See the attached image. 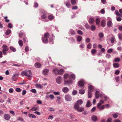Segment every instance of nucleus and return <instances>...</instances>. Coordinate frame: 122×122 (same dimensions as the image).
<instances>
[{
  "mask_svg": "<svg viewBox=\"0 0 122 122\" xmlns=\"http://www.w3.org/2000/svg\"><path fill=\"white\" fill-rule=\"evenodd\" d=\"M70 75L68 74H65L64 75V81L66 84H70L72 82V81L69 80Z\"/></svg>",
  "mask_w": 122,
  "mask_h": 122,
  "instance_id": "nucleus-1",
  "label": "nucleus"
},
{
  "mask_svg": "<svg viewBox=\"0 0 122 122\" xmlns=\"http://www.w3.org/2000/svg\"><path fill=\"white\" fill-rule=\"evenodd\" d=\"M21 74L23 76H27L29 80H30L32 77V73L31 71L29 70L28 71H24L21 73Z\"/></svg>",
  "mask_w": 122,
  "mask_h": 122,
  "instance_id": "nucleus-2",
  "label": "nucleus"
},
{
  "mask_svg": "<svg viewBox=\"0 0 122 122\" xmlns=\"http://www.w3.org/2000/svg\"><path fill=\"white\" fill-rule=\"evenodd\" d=\"M50 36V34L48 32H47L45 33L44 36L42 38V40L43 42L45 43H47L48 42V38Z\"/></svg>",
  "mask_w": 122,
  "mask_h": 122,
  "instance_id": "nucleus-3",
  "label": "nucleus"
},
{
  "mask_svg": "<svg viewBox=\"0 0 122 122\" xmlns=\"http://www.w3.org/2000/svg\"><path fill=\"white\" fill-rule=\"evenodd\" d=\"M3 50H2L3 53L5 55L7 54L6 52L9 50V48L8 46L5 45H4L2 46Z\"/></svg>",
  "mask_w": 122,
  "mask_h": 122,
  "instance_id": "nucleus-4",
  "label": "nucleus"
},
{
  "mask_svg": "<svg viewBox=\"0 0 122 122\" xmlns=\"http://www.w3.org/2000/svg\"><path fill=\"white\" fill-rule=\"evenodd\" d=\"M74 108L77 110V111L80 112L83 111L84 110V108L82 107H79L77 104H75Z\"/></svg>",
  "mask_w": 122,
  "mask_h": 122,
  "instance_id": "nucleus-5",
  "label": "nucleus"
},
{
  "mask_svg": "<svg viewBox=\"0 0 122 122\" xmlns=\"http://www.w3.org/2000/svg\"><path fill=\"white\" fill-rule=\"evenodd\" d=\"M119 12L120 13H119L118 11L117 10H116L115 11V13L116 14L117 16L122 17V9H121L119 10Z\"/></svg>",
  "mask_w": 122,
  "mask_h": 122,
  "instance_id": "nucleus-6",
  "label": "nucleus"
},
{
  "mask_svg": "<svg viewBox=\"0 0 122 122\" xmlns=\"http://www.w3.org/2000/svg\"><path fill=\"white\" fill-rule=\"evenodd\" d=\"M19 74H15L13 75L12 77V80L13 81H15L17 80Z\"/></svg>",
  "mask_w": 122,
  "mask_h": 122,
  "instance_id": "nucleus-7",
  "label": "nucleus"
},
{
  "mask_svg": "<svg viewBox=\"0 0 122 122\" xmlns=\"http://www.w3.org/2000/svg\"><path fill=\"white\" fill-rule=\"evenodd\" d=\"M85 82L83 80H81L78 82V85L81 87H84V84Z\"/></svg>",
  "mask_w": 122,
  "mask_h": 122,
  "instance_id": "nucleus-8",
  "label": "nucleus"
},
{
  "mask_svg": "<svg viewBox=\"0 0 122 122\" xmlns=\"http://www.w3.org/2000/svg\"><path fill=\"white\" fill-rule=\"evenodd\" d=\"M10 116L8 114H5L4 116V118L6 120H9L10 118Z\"/></svg>",
  "mask_w": 122,
  "mask_h": 122,
  "instance_id": "nucleus-9",
  "label": "nucleus"
},
{
  "mask_svg": "<svg viewBox=\"0 0 122 122\" xmlns=\"http://www.w3.org/2000/svg\"><path fill=\"white\" fill-rule=\"evenodd\" d=\"M96 97V98L97 99L100 96L101 97H102V95L98 91H97L96 92L95 94Z\"/></svg>",
  "mask_w": 122,
  "mask_h": 122,
  "instance_id": "nucleus-10",
  "label": "nucleus"
},
{
  "mask_svg": "<svg viewBox=\"0 0 122 122\" xmlns=\"http://www.w3.org/2000/svg\"><path fill=\"white\" fill-rule=\"evenodd\" d=\"M53 72L56 75L58 74L59 70L57 68H55L53 70Z\"/></svg>",
  "mask_w": 122,
  "mask_h": 122,
  "instance_id": "nucleus-11",
  "label": "nucleus"
},
{
  "mask_svg": "<svg viewBox=\"0 0 122 122\" xmlns=\"http://www.w3.org/2000/svg\"><path fill=\"white\" fill-rule=\"evenodd\" d=\"M65 99L67 101H71V98L70 96L68 95H66L65 96Z\"/></svg>",
  "mask_w": 122,
  "mask_h": 122,
  "instance_id": "nucleus-12",
  "label": "nucleus"
},
{
  "mask_svg": "<svg viewBox=\"0 0 122 122\" xmlns=\"http://www.w3.org/2000/svg\"><path fill=\"white\" fill-rule=\"evenodd\" d=\"M104 101L102 100H101L100 101V102L99 103L97 106V107L98 108H99L104 103Z\"/></svg>",
  "mask_w": 122,
  "mask_h": 122,
  "instance_id": "nucleus-13",
  "label": "nucleus"
},
{
  "mask_svg": "<svg viewBox=\"0 0 122 122\" xmlns=\"http://www.w3.org/2000/svg\"><path fill=\"white\" fill-rule=\"evenodd\" d=\"M49 70L48 69H45L43 71V74L44 75H47L49 72Z\"/></svg>",
  "mask_w": 122,
  "mask_h": 122,
  "instance_id": "nucleus-14",
  "label": "nucleus"
},
{
  "mask_svg": "<svg viewBox=\"0 0 122 122\" xmlns=\"http://www.w3.org/2000/svg\"><path fill=\"white\" fill-rule=\"evenodd\" d=\"M83 103V101L81 100H78L77 102L75 104H77V105L79 106V105Z\"/></svg>",
  "mask_w": 122,
  "mask_h": 122,
  "instance_id": "nucleus-15",
  "label": "nucleus"
},
{
  "mask_svg": "<svg viewBox=\"0 0 122 122\" xmlns=\"http://www.w3.org/2000/svg\"><path fill=\"white\" fill-rule=\"evenodd\" d=\"M35 66L36 68H40L41 66V65L40 63L37 62L35 64Z\"/></svg>",
  "mask_w": 122,
  "mask_h": 122,
  "instance_id": "nucleus-16",
  "label": "nucleus"
},
{
  "mask_svg": "<svg viewBox=\"0 0 122 122\" xmlns=\"http://www.w3.org/2000/svg\"><path fill=\"white\" fill-rule=\"evenodd\" d=\"M31 110L32 111H36L39 110V107H36L34 106L32 107L31 109Z\"/></svg>",
  "mask_w": 122,
  "mask_h": 122,
  "instance_id": "nucleus-17",
  "label": "nucleus"
},
{
  "mask_svg": "<svg viewBox=\"0 0 122 122\" xmlns=\"http://www.w3.org/2000/svg\"><path fill=\"white\" fill-rule=\"evenodd\" d=\"M19 36L20 37H23L25 36V33L23 32H22L21 31L19 34Z\"/></svg>",
  "mask_w": 122,
  "mask_h": 122,
  "instance_id": "nucleus-18",
  "label": "nucleus"
},
{
  "mask_svg": "<svg viewBox=\"0 0 122 122\" xmlns=\"http://www.w3.org/2000/svg\"><path fill=\"white\" fill-rule=\"evenodd\" d=\"M93 90V87L92 86H88V92H91Z\"/></svg>",
  "mask_w": 122,
  "mask_h": 122,
  "instance_id": "nucleus-19",
  "label": "nucleus"
},
{
  "mask_svg": "<svg viewBox=\"0 0 122 122\" xmlns=\"http://www.w3.org/2000/svg\"><path fill=\"white\" fill-rule=\"evenodd\" d=\"M61 77L60 76L58 77L57 78L56 82L60 84L61 83Z\"/></svg>",
  "mask_w": 122,
  "mask_h": 122,
  "instance_id": "nucleus-20",
  "label": "nucleus"
},
{
  "mask_svg": "<svg viewBox=\"0 0 122 122\" xmlns=\"http://www.w3.org/2000/svg\"><path fill=\"white\" fill-rule=\"evenodd\" d=\"M44 12L45 13V14L42 15L41 16V18L43 19H45L47 17V13H45V11H44Z\"/></svg>",
  "mask_w": 122,
  "mask_h": 122,
  "instance_id": "nucleus-21",
  "label": "nucleus"
},
{
  "mask_svg": "<svg viewBox=\"0 0 122 122\" xmlns=\"http://www.w3.org/2000/svg\"><path fill=\"white\" fill-rule=\"evenodd\" d=\"M69 90L68 88L67 87H64L62 89V91L64 93L67 92Z\"/></svg>",
  "mask_w": 122,
  "mask_h": 122,
  "instance_id": "nucleus-22",
  "label": "nucleus"
},
{
  "mask_svg": "<svg viewBox=\"0 0 122 122\" xmlns=\"http://www.w3.org/2000/svg\"><path fill=\"white\" fill-rule=\"evenodd\" d=\"M75 79V76L74 74H71L70 75V78L69 80H71L72 79L73 80H74Z\"/></svg>",
  "mask_w": 122,
  "mask_h": 122,
  "instance_id": "nucleus-23",
  "label": "nucleus"
},
{
  "mask_svg": "<svg viewBox=\"0 0 122 122\" xmlns=\"http://www.w3.org/2000/svg\"><path fill=\"white\" fill-rule=\"evenodd\" d=\"M110 40L112 43H113L115 40V38L114 36L112 35Z\"/></svg>",
  "mask_w": 122,
  "mask_h": 122,
  "instance_id": "nucleus-24",
  "label": "nucleus"
},
{
  "mask_svg": "<svg viewBox=\"0 0 122 122\" xmlns=\"http://www.w3.org/2000/svg\"><path fill=\"white\" fill-rule=\"evenodd\" d=\"M64 72V70L63 69H61L59 70V73L58 74L61 75Z\"/></svg>",
  "mask_w": 122,
  "mask_h": 122,
  "instance_id": "nucleus-25",
  "label": "nucleus"
},
{
  "mask_svg": "<svg viewBox=\"0 0 122 122\" xmlns=\"http://www.w3.org/2000/svg\"><path fill=\"white\" fill-rule=\"evenodd\" d=\"M97 52V51L95 49H92L91 51V53L93 55H94Z\"/></svg>",
  "mask_w": 122,
  "mask_h": 122,
  "instance_id": "nucleus-26",
  "label": "nucleus"
},
{
  "mask_svg": "<svg viewBox=\"0 0 122 122\" xmlns=\"http://www.w3.org/2000/svg\"><path fill=\"white\" fill-rule=\"evenodd\" d=\"M89 22L90 23L92 24L94 22V20L92 18H90L89 20Z\"/></svg>",
  "mask_w": 122,
  "mask_h": 122,
  "instance_id": "nucleus-27",
  "label": "nucleus"
},
{
  "mask_svg": "<svg viewBox=\"0 0 122 122\" xmlns=\"http://www.w3.org/2000/svg\"><path fill=\"white\" fill-rule=\"evenodd\" d=\"M92 119L93 121H97V117L95 116H93L92 117Z\"/></svg>",
  "mask_w": 122,
  "mask_h": 122,
  "instance_id": "nucleus-28",
  "label": "nucleus"
},
{
  "mask_svg": "<svg viewBox=\"0 0 122 122\" xmlns=\"http://www.w3.org/2000/svg\"><path fill=\"white\" fill-rule=\"evenodd\" d=\"M107 26L109 27H111L112 26V21L110 20L107 22Z\"/></svg>",
  "mask_w": 122,
  "mask_h": 122,
  "instance_id": "nucleus-29",
  "label": "nucleus"
},
{
  "mask_svg": "<svg viewBox=\"0 0 122 122\" xmlns=\"http://www.w3.org/2000/svg\"><path fill=\"white\" fill-rule=\"evenodd\" d=\"M106 21L105 20H103L101 22V25L103 27L105 26V25Z\"/></svg>",
  "mask_w": 122,
  "mask_h": 122,
  "instance_id": "nucleus-30",
  "label": "nucleus"
},
{
  "mask_svg": "<svg viewBox=\"0 0 122 122\" xmlns=\"http://www.w3.org/2000/svg\"><path fill=\"white\" fill-rule=\"evenodd\" d=\"M79 93L81 94H83L85 92V91L83 89H81L79 90Z\"/></svg>",
  "mask_w": 122,
  "mask_h": 122,
  "instance_id": "nucleus-31",
  "label": "nucleus"
},
{
  "mask_svg": "<svg viewBox=\"0 0 122 122\" xmlns=\"http://www.w3.org/2000/svg\"><path fill=\"white\" fill-rule=\"evenodd\" d=\"M28 115L29 117H32L34 118H36V117L35 115L31 114H28Z\"/></svg>",
  "mask_w": 122,
  "mask_h": 122,
  "instance_id": "nucleus-32",
  "label": "nucleus"
},
{
  "mask_svg": "<svg viewBox=\"0 0 122 122\" xmlns=\"http://www.w3.org/2000/svg\"><path fill=\"white\" fill-rule=\"evenodd\" d=\"M118 36L119 40H122V33H119L118 34Z\"/></svg>",
  "mask_w": 122,
  "mask_h": 122,
  "instance_id": "nucleus-33",
  "label": "nucleus"
},
{
  "mask_svg": "<svg viewBox=\"0 0 122 122\" xmlns=\"http://www.w3.org/2000/svg\"><path fill=\"white\" fill-rule=\"evenodd\" d=\"M113 66L115 68H118L119 67V65L117 63H115L113 64Z\"/></svg>",
  "mask_w": 122,
  "mask_h": 122,
  "instance_id": "nucleus-34",
  "label": "nucleus"
},
{
  "mask_svg": "<svg viewBox=\"0 0 122 122\" xmlns=\"http://www.w3.org/2000/svg\"><path fill=\"white\" fill-rule=\"evenodd\" d=\"M91 105V102L89 101H87V104L86 105V106L88 107H90Z\"/></svg>",
  "mask_w": 122,
  "mask_h": 122,
  "instance_id": "nucleus-35",
  "label": "nucleus"
},
{
  "mask_svg": "<svg viewBox=\"0 0 122 122\" xmlns=\"http://www.w3.org/2000/svg\"><path fill=\"white\" fill-rule=\"evenodd\" d=\"M23 40L25 43H27V38L25 36L23 37Z\"/></svg>",
  "mask_w": 122,
  "mask_h": 122,
  "instance_id": "nucleus-36",
  "label": "nucleus"
},
{
  "mask_svg": "<svg viewBox=\"0 0 122 122\" xmlns=\"http://www.w3.org/2000/svg\"><path fill=\"white\" fill-rule=\"evenodd\" d=\"M48 18L49 20H51L53 19L54 18L52 15H50L48 16Z\"/></svg>",
  "mask_w": 122,
  "mask_h": 122,
  "instance_id": "nucleus-37",
  "label": "nucleus"
},
{
  "mask_svg": "<svg viewBox=\"0 0 122 122\" xmlns=\"http://www.w3.org/2000/svg\"><path fill=\"white\" fill-rule=\"evenodd\" d=\"M10 48L13 52H15L16 50L15 49L13 46H10Z\"/></svg>",
  "mask_w": 122,
  "mask_h": 122,
  "instance_id": "nucleus-38",
  "label": "nucleus"
},
{
  "mask_svg": "<svg viewBox=\"0 0 122 122\" xmlns=\"http://www.w3.org/2000/svg\"><path fill=\"white\" fill-rule=\"evenodd\" d=\"M18 43L19 45L22 46L23 45V42L21 40H20L18 41Z\"/></svg>",
  "mask_w": 122,
  "mask_h": 122,
  "instance_id": "nucleus-39",
  "label": "nucleus"
},
{
  "mask_svg": "<svg viewBox=\"0 0 122 122\" xmlns=\"http://www.w3.org/2000/svg\"><path fill=\"white\" fill-rule=\"evenodd\" d=\"M36 86L40 88H43L42 86L40 84H36Z\"/></svg>",
  "mask_w": 122,
  "mask_h": 122,
  "instance_id": "nucleus-40",
  "label": "nucleus"
},
{
  "mask_svg": "<svg viewBox=\"0 0 122 122\" xmlns=\"http://www.w3.org/2000/svg\"><path fill=\"white\" fill-rule=\"evenodd\" d=\"M66 5L68 7H69L71 5V4L69 1L66 2L65 3Z\"/></svg>",
  "mask_w": 122,
  "mask_h": 122,
  "instance_id": "nucleus-41",
  "label": "nucleus"
},
{
  "mask_svg": "<svg viewBox=\"0 0 122 122\" xmlns=\"http://www.w3.org/2000/svg\"><path fill=\"white\" fill-rule=\"evenodd\" d=\"M100 20L99 18H97L96 19V23L97 25H99L100 23Z\"/></svg>",
  "mask_w": 122,
  "mask_h": 122,
  "instance_id": "nucleus-42",
  "label": "nucleus"
},
{
  "mask_svg": "<svg viewBox=\"0 0 122 122\" xmlns=\"http://www.w3.org/2000/svg\"><path fill=\"white\" fill-rule=\"evenodd\" d=\"M82 39V37L80 36H79L77 38V41H79L80 42V41Z\"/></svg>",
  "mask_w": 122,
  "mask_h": 122,
  "instance_id": "nucleus-43",
  "label": "nucleus"
},
{
  "mask_svg": "<svg viewBox=\"0 0 122 122\" xmlns=\"http://www.w3.org/2000/svg\"><path fill=\"white\" fill-rule=\"evenodd\" d=\"M30 92L34 93H36V90L35 89H32L30 90Z\"/></svg>",
  "mask_w": 122,
  "mask_h": 122,
  "instance_id": "nucleus-44",
  "label": "nucleus"
},
{
  "mask_svg": "<svg viewBox=\"0 0 122 122\" xmlns=\"http://www.w3.org/2000/svg\"><path fill=\"white\" fill-rule=\"evenodd\" d=\"M11 32V30H8L6 31L5 34L6 35H9Z\"/></svg>",
  "mask_w": 122,
  "mask_h": 122,
  "instance_id": "nucleus-45",
  "label": "nucleus"
},
{
  "mask_svg": "<svg viewBox=\"0 0 122 122\" xmlns=\"http://www.w3.org/2000/svg\"><path fill=\"white\" fill-rule=\"evenodd\" d=\"M92 44L91 43H89L87 46V48L89 49H90L92 47Z\"/></svg>",
  "mask_w": 122,
  "mask_h": 122,
  "instance_id": "nucleus-46",
  "label": "nucleus"
},
{
  "mask_svg": "<svg viewBox=\"0 0 122 122\" xmlns=\"http://www.w3.org/2000/svg\"><path fill=\"white\" fill-rule=\"evenodd\" d=\"M49 97L51 100H53L54 98V97L53 95H49Z\"/></svg>",
  "mask_w": 122,
  "mask_h": 122,
  "instance_id": "nucleus-47",
  "label": "nucleus"
},
{
  "mask_svg": "<svg viewBox=\"0 0 122 122\" xmlns=\"http://www.w3.org/2000/svg\"><path fill=\"white\" fill-rule=\"evenodd\" d=\"M71 3L72 5H74L76 3V0H71Z\"/></svg>",
  "mask_w": 122,
  "mask_h": 122,
  "instance_id": "nucleus-48",
  "label": "nucleus"
},
{
  "mask_svg": "<svg viewBox=\"0 0 122 122\" xmlns=\"http://www.w3.org/2000/svg\"><path fill=\"white\" fill-rule=\"evenodd\" d=\"M96 27L95 25H92L91 26V29L92 30H94L95 29Z\"/></svg>",
  "mask_w": 122,
  "mask_h": 122,
  "instance_id": "nucleus-49",
  "label": "nucleus"
},
{
  "mask_svg": "<svg viewBox=\"0 0 122 122\" xmlns=\"http://www.w3.org/2000/svg\"><path fill=\"white\" fill-rule=\"evenodd\" d=\"M120 59L119 58H116L115 59H114V61L115 62H118L120 61Z\"/></svg>",
  "mask_w": 122,
  "mask_h": 122,
  "instance_id": "nucleus-50",
  "label": "nucleus"
},
{
  "mask_svg": "<svg viewBox=\"0 0 122 122\" xmlns=\"http://www.w3.org/2000/svg\"><path fill=\"white\" fill-rule=\"evenodd\" d=\"M118 17H117V20L118 21H120L122 20V18H121V17L119 16Z\"/></svg>",
  "mask_w": 122,
  "mask_h": 122,
  "instance_id": "nucleus-51",
  "label": "nucleus"
},
{
  "mask_svg": "<svg viewBox=\"0 0 122 122\" xmlns=\"http://www.w3.org/2000/svg\"><path fill=\"white\" fill-rule=\"evenodd\" d=\"M53 93L56 95H59L60 94V93L59 92H54Z\"/></svg>",
  "mask_w": 122,
  "mask_h": 122,
  "instance_id": "nucleus-52",
  "label": "nucleus"
},
{
  "mask_svg": "<svg viewBox=\"0 0 122 122\" xmlns=\"http://www.w3.org/2000/svg\"><path fill=\"white\" fill-rule=\"evenodd\" d=\"M102 99H103L105 101H106L108 99V97H107L106 96H102Z\"/></svg>",
  "mask_w": 122,
  "mask_h": 122,
  "instance_id": "nucleus-53",
  "label": "nucleus"
},
{
  "mask_svg": "<svg viewBox=\"0 0 122 122\" xmlns=\"http://www.w3.org/2000/svg\"><path fill=\"white\" fill-rule=\"evenodd\" d=\"M99 36L100 38H102L103 36V34L102 33H100L99 34Z\"/></svg>",
  "mask_w": 122,
  "mask_h": 122,
  "instance_id": "nucleus-54",
  "label": "nucleus"
},
{
  "mask_svg": "<svg viewBox=\"0 0 122 122\" xmlns=\"http://www.w3.org/2000/svg\"><path fill=\"white\" fill-rule=\"evenodd\" d=\"M15 91L17 92H19L21 91V89L19 88H17L15 89Z\"/></svg>",
  "mask_w": 122,
  "mask_h": 122,
  "instance_id": "nucleus-55",
  "label": "nucleus"
},
{
  "mask_svg": "<svg viewBox=\"0 0 122 122\" xmlns=\"http://www.w3.org/2000/svg\"><path fill=\"white\" fill-rule=\"evenodd\" d=\"M7 17L6 16H5L4 17V19L5 20V22H9V20L8 19H7Z\"/></svg>",
  "mask_w": 122,
  "mask_h": 122,
  "instance_id": "nucleus-56",
  "label": "nucleus"
},
{
  "mask_svg": "<svg viewBox=\"0 0 122 122\" xmlns=\"http://www.w3.org/2000/svg\"><path fill=\"white\" fill-rule=\"evenodd\" d=\"M77 33L80 35H82L83 34L82 32L80 30H78L77 31Z\"/></svg>",
  "mask_w": 122,
  "mask_h": 122,
  "instance_id": "nucleus-57",
  "label": "nucleus"
},
{
  "mask_svg": "<svg viewBox=\"0 0 122 122\" xmlns=\"http://www.w3.org/2000/svg\"><path fill=\"white\" fill-rule=\"evenodd\" d=\"M118 116V114L117 113H115L113 115V117L115 118L117 117Z\"/></svg>",
  "mask_w": 122,
  "mask_h": 122,
  "instance_id": "nucleus-58",
  "label": "nucleus"
},
{
  "mask_svg": "<svg viewBox=\"0 0 122 122\" xmlns=\"http://www.w3.org/2000/svg\"><path fill=\"white\" fill-rule=\"evenodd\" d=\"M113 51V49H110L108 50L107 52L108 53H110L112 52Z\"/></svg>",
  "mask_w": 122,
  "mask_h": 122,
  "instance_id": "nucleus-59",
  "label": "nucleus"
},
{
  "mask_svg": "<svg viewBox=\"0 0 122 122\" xmlns=\"http://www.w3.org/2000/svg\"><path fill=\"white\" fill-rule=\"evenodd\" d=\"M88 97L89 98H91L92 97V94L91 93V92H88Z\"/></svg>",
  "mask_w": 122,
  "mask_h": 122,
  "instance_id": "nucleus-60",
  "label": "nucleus"
},
{
  "mask_svg": "<svg viewBox=\"0 0 122 122\" xmlns=\"http://www.w3.org/2000/svg\"><path fill=\"white\" fill-rule=\"evenodd\" d=\"M13 89L12 88H10L9 90V92L10 93H12L13 92Z\"/></svg>",
  "mask_w": 122,
  "mask_h": 122,
  "instance_id": "nucleus-61",
  "label": "nucleus"
},
{
  "mask_svg": "<svg viewBox=\"0 0 122 122\" xmlns=\"http://www.w3.org/2000/svg\"><path fill=\"white\" fill-rule=\"evenodd\" d=\"M96 108L95 107H93L91 110V112H94L96 110Z\"/></svg>",
  "mask_w": 122,
  "mask_h": 122,
  "instance_id": "nucleus-62",
  "label": "nucleus"
},
{
  "mask_svg": "<svg viewBox=\"0 0 122 122\" xmlns=\"http://www.w3.org/2000/svg\"><path fill=\"white\" fill-rule=\"evenodd\" d=\"M8 27L11 28L12 27V24L10 23H9L8 24Z\"/></svg>",
  "mask_w": 122,
  "mask_h": 122,
  "instance_id": "nucleus-63",
  "label": "nucleus"
},
{
  "mask_svg": "<svg viewBox=\"0 0 122 122\" xmlns=\"http://www.w3.org/2000/svg\"><path fill=\"white\" fill-rule=\"evenodd\" d=\"M105 106L104 105H103L102 106H101V107H100L99 108H98L99 109H100L102 110H103V109H104V108H105Z\"/></svg>",
  "mask_w": 122,
  "mask_h": 122,
  "instance_id": "nucleus-64",
  "label": "nucleus"
}]
</instances>
